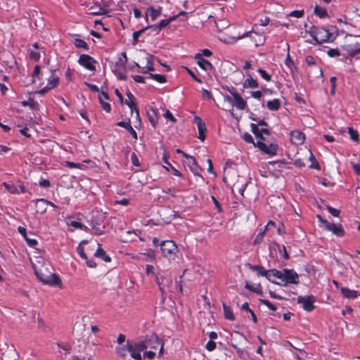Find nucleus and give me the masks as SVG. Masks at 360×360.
I'll return each instance as SVG.
<instances>
[{
    "label": "nucleus",
    "instance_id": "nucleus-1",
    "mask_svg": "<svg viewBox=\"0 0 360 360\" xmlns=\"http://www.w3.org/2000/svg\"><path fill=\"white\" fill-rule=\"evenodd\" d=\"M257 275L264 276L269 281L281 286L296 283L298 278L295 271H257Z\"/></svg>",
    "mask_w": 360,
    "mask_h": 360
},
{
    "label": "nucleus",
    "instance_id": "nucleus-2",
    "mask_svg": "<svg viewBox=\"0 0 360 360\" xmlns=\"http://www.w3.org/2000/svg\"><path fill=\"white\" fill-rule=\"evenodd\" d=\"M307 32L315 41V44H321L326 42H332L335 39L333 33L328 28L316 27L314 25L309 27Z\"/></svg>",
    "mask_w": 360,
    "mask_h": 360
},
{
    "label": "nucleus",
    "instance_id": "nucleus-3",
    "mask_svg": "<svg viewBox=\"0 0 360 360\" xmlns=\"http://www.w3.org/2000/svg\"><path fill=\"white\" fill-rule=\"evenodd\" d=\"M162 255L169 261H174L179 257V250L173 240H165L160 244Z\"/></svg>",
    "mask_w": 360,
    "mask_h": 360
},
{
    "label": "nucleus",
    "instance_id": "nucleus-4",
    "mask_svg": "<svg viewBox=\"0 0 360 360\" xmlns=\"http://www.w3.org/2000/svg\"><path fill=\"white\" fill-rule=\"evenodd\" d=\"M36 277L44 284L49 285H60L61 283L59 276L51 271H34Z\"/></svg>",
    "mask_w": 360,
    "mask_h": 360
},
{
    "label": "nucleus",
    "instance_id": "nucleus-5",
    "mask_svg": "<svg viewBox=\"0 0 360 360\" xmlns=\"http://www.w3.org/2000/svg\"><path fill=\"white\" fill-rule=\"evenodd\" d=\"M317 218L326 230L331 231L336 236L342 237L345 235V232L341 224L330 223L320 215H317Z\"/></svg>",
    "mask_w": 360,
    "mask_h": 360
},
{
    "label": "nucleus",
    "instance_id": "nucleus-6",
    "mask_svg": "<svg viewBox=\"0 0 360 360\" xmlns=\"http://www.w3.org/2000/svg\"><path fill=\"white\" fill-rule=\"evenodd\" d=\"M77 63L85 69L95 72L96 70V60L87 54H81L78 58Z\"/></svg>",
    "mask_w": 360,
    "mask_h": 360
},
{
    "label": "nucleus",
    "instance_id": "nucleus-7",
    "mask_svg": "<svg viewBox=\"0 0 360 360\" xmlns=\"http://www.w3.org/2000/svg\"><path fill=\"white\" fill-rule=\"evenodd\" d=\"M316 298L313 295H300L297 297V303L302 304L303 309L307 311H311L314 309V304Z\"/></svg>",
    "mask_w": 360,
    "mask_h": 360
},
{
    "label": "nucleus",
    "instance_id": "nucleus-8",
    "mask_svg": "<svg viewBox=\"0 0 360 360\" xmlns=\"http://www.w3.org/2000/svg\"><path fill=\"white\" fill-rule=\"evenodd\" d=\"M256 146L259 148L264 153L268 154L270 156L276 154L278 146L276 143H269V145L265 143V141L257 140Z\"/></svg>",
    "mask_w": 360,
    "mask_h": 360
},
{
    "label": "nucleus",
    "instance_id": "nucleus-9",
    "mask_svg": "<svg viewBox=\"0 0 360 360\" xmlns=\"http://www.w3.org/2000/svg\"><path fill=\"white\" fill-rule=\"evenodd\" d=\"M184 156L187 159V160L185 162L186 165L189 167L191 172L195 175L198 176L202 177L201 172L202 169L197 163L195 159L186 153H184Z\"/></svg>",
    "mask_w": 360,
    "mask_h": 360
},
{
    "label": "nucleus",
    "instance_id": "nucleus-10",
    "mask_svg": "<svg viewBox=\"0 0 360 360\" xmlns=\"http://www.w3.org/2000/svg\"><path fill=\"white\" fill-rule=\"evenodd\" d=\"M164 273H165V271H159L155 275L156 283L162 292H163L166 287L169 286V285L172 283V279L170 278H167L165 275H163Z\"/></svg>",
    "mask_w": 360,
    "mask_h": 360
},
{
    "label": "nucleus",
    "instance_id": "nucleus-11",
    "mask_svg": "<svg viewBox=\"0 0 360 360\" xmlns=\"http://www.w3.org/2000/svg\"><path fill=\"white\" fill-rule=\"evenodd\" d=\"M194 122L197 124L198 130V138L203 141L205 139V131H206L205 124L202 121L201 118L197 115L194 117Z\"/></svg>",
    "mask_w": 360,
    "mask_h": 360
},
{
    "label": "nucleus",
    "instance_id": "nucleus-12",
    "mask_svg": "<svg viewBox=\"0 0 360 360\" xmlns=\"http://www.w3.org/2000/svg\"><path fill=\"white\" fill-rule=\"evenodd\" d=\"M195 60L197 62V64L204 70H212L213 66L206 59L202 57L200 53H197L195 56Z\"/></svg>",
    "mask_w": 360,
    "mask_h": 360
},
{
    "label": "nucleus",
    "instance_id": "nucleus-13",
    "mask_svg": "<svg viewBox=\"0 0 360 360\" xmlns=\"http://www.w3.org/2000/svg\"><path fill=\"white\" fill-rule=\"evenodd\" d=\"M290 139L291 141L295 144H302L304 141L305 135L304 133L299 130H294L290 133Z\"/></svg>",
    "mask_w": 360,
    "mask_h": 360
},
{
    "label": "nucleus",
    "instance_id": "nucleus-14",
    "mask_svg": "<svg viewBox=\"0 0 360 360\" xmlns=\"http://www.w3.org/2000/svg\"><path fill=\"white\" fill-rule=\"evenodd\" d=\"M162 13V7L159 6L155 8L153 6H150L147 8V11L146 13V20H148V15H150L151 20L153 21L155 20Z\"/></svg>",
    "mask_w": 360,
    "mask_h": 360
},
{
    "label": "nucleus",
    "instance_id": "nucleus-15",
    "mask_svg": "<svg viewBox=\"0 0 360 360\" xmlns=\"http://www.w3.org/2000/svg\"><path fill=\"white\" fill-rule=\"evenodd\" d=\"M117 125L124 128L126 129V131H127L131 135L133 139H134L135 140H137V139H138L137 133L131 127L130 120H128L127 122L120 121L117 123Z\"/></svg>",
    "mask_w": 360,
    "mask_h": 360
},
{
    "label": "nucleus",
    "instance_id": "nucleus-16",
    "mask_svg": "<svg viewBox=\"0 0 360 360\" xmlns=\"http://www.w3.org/2000/svg\"><path fill=\"white\" fill-rule=\"evenodd\" d=\"M247 79L243 83V88L255 89L259 86V83L257 79H254L248 72L246 73Z\"/></svg>",
    "mask_w": 360,
    "mask_h": 360
},
{
    "label": "nucleus",
    "instance_id": "nucleus-17",
    "mask_svg": "<svg viewBox=\"0 0 360 360\" xmlns=\"http://www.w3.org/2000/svg\"><path fill=\"white\" fill-rule=\"evenodd\" d=\"M146 345L147 348H152L156 349L161 344L160 340L155 335H152L151 336L146 338Z\"/></svg>",
    "mask_w": 360,
    "mask_h": 360
},
{
    "label": "nucleus",
    "instance_id": "nucleus-18",
    "mask_svg": "<svg viewBox=\"0 0 360 360\" xmlns=\"http://www.w3.org/2000/svg\"><path fill=\"white\" fill-rule=\"evenodd\" d=\"M48 200L44 198H39L35 200L37 212L44 214L46 211Z\"/></svg>",
    "mask_w": 360,
    "mask_h": 360
},
{
    "label": "nucleus",
    "instance_id": "nucleus-19",
    "mask_svg": "<svg viewBox=\"0 0 360 360\" xmlns=\"http://www.w3.org/2000/svg\"><path fill=\"white\" fill-rule=\"evenodd\" d=\"M94 256L98 259H101L105 262L111 261L110 257L105 253V250L101 247V245H98V248L95 252Z\"/></svg>",
    "mask_w": 360,
    "mask_h": 360
},
{
    "label": "nucleus",
    "instance_id": "nucleus-20",
    "mask_svg": "<svg viewBox=\"0 0 360 360\" xmlns=\"http://www.w3.org/2000/svg\"><path fill=\"white\" fill-rule=\"evenodd\" d=\"M234 101L233 105L238 110H245L247 107L246 101L242 98L240 95H236L233 98Z\"/></svg>",
    "mask_w": 360,
    "mask_h": 360
},
{
    "label": "nucleus",
    "instance_id": "nucleus-21",
    "mask_svg": "<svg viewBox=\"0 0 360 360\" xmlns=\"http://www.w3.org/2000/svg\"><path fill=\"white\" fill-rule=\"evenodd\" d=\"M55 70H51V75L48 79L47 89H53L56 87L59 83V77L54 74Z\"/></svg>",
    "mask_w": 360,
    "mask_h": 360
},
{
    "label": "nucleus",
    "instance_id": "nucleus-22",
    "mask_svg": "<svg viewBox=\"0 0 360 360\" xmlns=\"http://www.w3.org/2000/svg\"><path fill=\"white\" fill-rule=\"evenodd\" d=\"M340 290L343 296L348 299L356 298L358 295V292L356 290H350L347 288L342 287Z\"/></svg>",
    "mask_w": 360,
    "mask_h": 360
},
{
    "label": "nucleus",
    "instance_id": "nucleus-23",
    "mask_svg": "<svg viewBox=\"0 0 360 360\" xmlns=\"http://www.w3.org/2000/svg\"><path fill=\"white\" fill-rule=\"evenodd\" d=\"M266 107L269 110L276 111L281 108V101L278 98H274L268 101Z\"/></svg>",
    "mask_w": 360,
    "mask_h": 360
},
{
    "label": "nucleus",
    "instance_id": "nucleus-24",
    "mask_svg": "<svg viewBox=\"0 0 360 360\" xmlns=\"http://www.w3.org/2000/svg\"><path fill=\"white\" fill-rule=\"evenodd\" d=\"M347 51L351 56H355L360 53V43L349 44L347 46Z\"/></svg>",
    "mask_w": 360,
    "mask_h": 360
},
{
    "label": "nucleus",
    "instance_id": "nucleus-25",
    "mask_svg": "<svg viewBox=\"0 0 360 360\" xmlns=\"http://www.w3.org/2000/svg\"><path fill=\"white\" fill-rule=\"evenodd\" d=\"M128 352L130 353L131 356L136 360H142L141 352L135 347V345L131 342V346L128 348Z\"/></svg>",
    "mask_w": 360,
    "mask_h": 360
},
{
    "label": "nucleus",
    "instance_id": "nucleus-26",
    "mask_svg": "<svg viewBox=\"0 0 360 360\" xmlns=\"http://www.w3.org/2000/svg\"><path fill=\"white\" fill-rule=\"evenodd\" d=\"M314 13L319 16L320 18H325L328 17V14L326 8L321 7L317 4L314 6Z\"/></svg>",
    "mask_w": 360,
    "mask_h": 360
},
{
    "label": "nucleus",
    "instance_id": "nucleus-27",
    "mask_svg": "<svg viewBox=\"0 0 360 360\" xmlns=\"http://www.w3.org/2000/svg\"><path fill=\"white\" fill-rule=\"evenodd\" d=\"M73 43L77 49H82L84 51H88L89 49L88 44L82 39L76 38Z\"/></svg>",
    "mask_w": 360,
    "mask_h": 360
},
{
    "label": "nucleus",
    "instance_id": "nucleus-28",
    "mask_svg": "<svg viewBox=\"0 0 360 360\" xmlns=\"http://www.w3.org/2000/svg\"><path fill=\"white\" fill-rule=\"evenodd\" d=\"M131 346V342L128 340L127 344L122 346L117 347L116 351L117 354L121 357H124L128 352V348Z\"/></svg>",
    "mask_w": 360,
    "mask_h": 360
},
{
    "label": "nucleus",
    "instance_id": "nucleus-29",
    "mask_svg": "<svg viewBox=\"0 0 360 360\" xmlns=\"http://www.w3.org/2000/svg\"><path fill=\"white\" fill-rule=\"evenodd\" d=\"M127 96L129 98V100L125 101V104L128 105V107L131 110V112H133L134 110H136V108H138L136 104L134 101V95L131 92H129L127 93Z\"/></svg>",
    "mask_w": 360,
    "mask_h": 360
},
{
    "label": "nucleus",
    "instance_id": "nucleus-30",
    "mask_svg": "<svg viewBox=\"0 0 360 360\" xmlns=\"http://www.w3.org/2000/svg\"><path fill=\"white\" fill-rule=\"evenodd\" d=\"M223 309L224 313V317L230 321H233L235 319V316L231 309V308L227 306L225 303H223Z\"/></svg>",
    "mask_w": 360,
    "mask_h": 360
},
{
    "label": "nucleus",
    "instance_id": "nucleus-31",
    "mask_svg": "<svg viewBox=\"0 0 360 360\" xmlns=\"http://www.w3.org/2000/svg\"><path fill=\"white\" fill-rule=\"evenodd\" d=\"M245 288L256 293H259L262 291V287L260 284L251 285L248 281H245Z\"/></svg>",
    "mask_w": 360,
    "mask_h": 360
},
{
    "label": "nucleus",
    "instance_id": "nucleus-32",
    "mask_svg": "<svg viewBox=\"0 0 360 360\" xmlns=\"http://www.w3.org/2000/svg\"><path fill=\"white\" fill-rule=\"evenodd\" d=\"M3 186L9 193L12 194H19V191L18 190L17 185L4 182Z\"/></svg>",
    "mask_w": 360,
    "mask_h": 360
},
{
    "label": "nucleus",
    "instance_id": "nucleus-33",
    "mask_svg": "<svg viewBox=\"0 0 360 360\" xmlns=\"http://www.w3.org/2000/svg\"><path fill=\"white\" fill-rule=\"evenodd\" d=\"M176 18H177V15H172V16H170L167 19L161 20L158 24L159 27H160V29L162 30V28L166 27L167 25H169V24L171 22L175 20Z\"/></svg>",
    "mask_w": 360,
    "mask_h": 360
},
{
    "label": "nucleus",
    "instance_id": "nucleus-34",
    "mask_svg": "<svg viewBox=\"0 0 360 360\" xmlns=\"http://www.w3.org/2000/svg\"><path fill=\"white\" fill-rule=\"evenodd\" d=\"M284 63L285 65L288 68L290 72L292 74L294 69L295 68V65L294 61L291 59L289 53H288Z\"/></svg>",
    "mask_w": 360,
    "mask_h": 360
},
{
    "label": "nucleus",
    "instance_id": "nucleus-35",
    "mask_svg": "<svg viewBox=\"0 0 360 360\" xmlns=\"http://www.w3.org/2000/svg\"><path fill=\"white\" fill-rule=\"evenodd\" d=\"M149 78L155 79V81L161 84L166 82L165 76L162 75L150 73Z\"/></svg>",
    "mask_w": 360,
    "mask_h": 360
},
{
    "label": "nucleus",
    "instance_id": "nucleus-36",
    "mask_svg": "<svg viewBox=\"0 0 360 360\" xmlns=\"http://www.w3.org/2000/svg\"><path fill=\"white\" fill-rule=\"evenodd\" d=\"M259 136L258 137V140L266 141L264 136V135H266V136L270 135L269 131L266 127L259 128Z\"/></svg>",
    "mask_w": 360,
    "mask_h": 360
},
{
    "label": "nucleus",
    "instance_id": "nucleus-37",
    "mask_svg": "<svg viewBox=\"0 0 360 360\" xmlns=\"http://www.w3.org/2000/svg\"><path fill=\"white\" fill-rule=\"evenodd\" d=\"M275 245L278 248L280 252V255L284 258V259H288L289 255L287 252L286 248L285 245L280 246L279 244L275 243Z\"/></svg>",
    "mask_w": 360,
    "mask_h": 360
},
{
    "label": "nucleus",
    "instance_id": "nucleus-38",
    "mask_svg": "<svg viewBox=\"0 0 360 360\" xmlns=\"http://www.w3.org/2000/svg\"><path fill=\"white\" fill-rule=\"evenodd\" d=\"M304 10H295L291 11L287 15L288 17H293L296 18H302L304 15Z\"/></svg>",
    "mask_w": 360,
    "mask_h": 360
},
{
    "label": "nucleus",
    "instance_id": "nucleus-39",
    "mask_svg": "<svg viewBox=\"0 0 360 360\" xmlns=\"http://www.w3.org/2000/svg\"><path fill=\"white\" fill-rule=\"evenodd\" d=\"M99 102L102 109L106 112H110L111 110V105L109 103L104 101L101 96H99Z\"/></svg>",
    "mask_w": 360,
    "mask_h": 360
},
{
    "label": "nucleus",
    "instance_id": "nucleus-40",
    "mask_svg": "<svg viewBox=\"0 0 360 360\" xmlns=\"http://www.w3.org/2000/svg\"><path fill=\"white\" fill-rule=\"evenodd\" d=\"M133 344L135 345V347L140 352H142V351H143V350L147 349L146 339L144 340H142V341H139V342H134Z\"/></svg>",
    "mask_w": 360,
    "mask_h": 360
},
{
    "label": "nucleus",
    "instance_id": "nucleus-41",
    "mask_svg": "<svg viewBox=\"0 0 360 360\" xmlns=\"http://www.w3.org/2000/svg\"><path fill=\"white\" fill-rule=\"evenodd\" d=\"M257 72L260 76L266 81L269 82L271 79V76L264 70L259 68Z\"/></svg>",
    "mask_w": 360,
    "mask_h": 360
},
{
    "label": "nucleus",
    "instance_id": "nucleus-42",
    "mask_svg": "<svg viewBox=\"0 0 360 360\" xmlns=\"http://www.w3.org/2000/svg\"><path fill=\"white\" fill-rule=\"evenodd\" d=\"M30 57L34 61H38L40 59L41 55L39 50H30Z\"/></svg>",
    "mask_w": 360,
    "mask_h": 360
},
{
    "label": "nucleus",
    "instance_id": "nucleus-43",
    "mask_svg": "<svg viewBox=\"0 0 360 360\" xmlns=\"http://www.w3.org/2000/svg\"><path fill=\"white\" fill-rule=\"evenodd\" d=\"M265 232H266V231L264 230V231H259L257 234V236H256V237H255V240L253 241V245L259 244V243H260L262 241L264 236L265 234Z\"/></svg>",
    "mask_w": 360,
    "mask_h": 360
},
{
    "label": "nucleus",
    "instance_id": "nucleus-44",
    "mask_svg": "<svg viewBox=\"0 0 360 360\" xmlns=\"http://www.w3.org/2000/svg\"><path fill=\"white\" fill-rule=\"evenodd\" d=\"M144 29L145 30H150L155 34H159L161 30L158 24L146 26V27H144Z\"/></svg>",
    "mask_w": 360,
    "mask_h": 360
},
{
    "label": "nucleus",
    "instance_id": "nucleus-45",
    "mask_svg": "<svg viewBox=\"0 0 360 360\" xmlns=\"http://www.w3.org/2000/svg\"><path fill=\"white\" fill-rule=\"evenodd\" d=\"M348 133L350 136V139L354 141H358L359 140V135L357 131L353 129L352 128L349 127L348 129Z\"/></svg>",
    "mask_w": 360,
    "mask_h": 360
},
{
    "label": "nucleus",
    "instance_id": "nucleus-46",
    "mask_svg": "<svg viewBox=\"0 0 360 360\" xmlns=\"http://www.w3.org/2000/svg\"><path fill=\"white\" fill-rule=\"evenodd\" d=\"M305 62L309 67H315L316 65V59L312 56H306Z\"/></svg>",
    "mask_w": 360,
    "mask_h": 360
},
{
    "label": "nucleus",
    "instance_id": "nucleus-47",
    "mask_svg": "<svg viewBox=\"0 0 360 360\" xmlns=\"http://www.w3.org/2000/svg\"><path fill=\"white\" fill-rule=\"evenodd\" d=\"M251 32L252 31H247V32H244L243 34H239L237 37H231V43H235L241 39L248 37L249 34L251 33Z\"/></svg>",
    "mask_w": 360,
    "mask_h": 360
},
{
    "label": "nucleus",
    "instance_id": "nucleus-48",
    "mask_svg": "<svg viewBox=\"0 0 360 360\" xmlns=\"http://www.w3.org/2000/svg\"><path fill=\"white\" fill-rule=\"evenodd\" d=\"M68 225L72 226L75 229H86V226H85L83 224L77 221H70Z\"/></svg>",
    "mask_w": 360,
    "mask_h": 360
},
{
    "label": "nucleus",
    "instance_id": "nucleus-49",
    "mask_svg": "<svg viewBox=\"0 0 360 360\" xmlns=\"http://www.w3.org/2000/svg\"><path fill=\"white\" fill-rule=\"evenodd\" d=\"M327 54L329 57L334 58L340 56V53L338 49H330L328 50Z\"/></svg>",
    "mask_w": 360,
    "mask_h": 360
},
{
    "label": "nucleus",
    "instance_id": "nucleus-50",
    "mask_svg": "<svg viewBox=\"0 0 360 360\" xmlns=\"http://www.w3.org/2000/svg\"><path fill=\"white\" fill-rule=\"evenodd\" d=\"M243 140L249 143H253L255 146H256V143L254 142V139L251 134L246 132L243 135Z\"/></svg>",
    "mask_w": 360,
    "mask_h": 360
},
{
    "label": "nucleus",
    "instance_id": "nucleus-51",
    "mask_svg": "<svg viewBox=\"0 0 360 360\" xmlns=\"http://www.w3.org/2000/svg\"><path fill=\"white\" fill-rule=\"evenodd\" d=\"M260 302L264 305H266L269 309L272 310V311H276V307L274 304H273L271 302H270L269 300H259Z\"/></svg>",
    "mask_w": 360,
    "mask_h": 360
},
{
    "label": "nucleus",
    "instance_id": "nucleus-52",
    "mask_svg": "<svg viewBox=\"0 0 360 360\" xmlns=\"http://www.w3.org/2000/svg\"><path fill=\"white\" fill-rule=\"evenodd\" d=\"M147 63L146 67H147V70H149L150 72H153L155 70L153 67V62L152 56H148L146 58Z\"/></svg>",
    "mask_w": 360,
    "mask_h": 360
},
{
    "label": "nucleus",
    "instance_id": "nucleus-53",
    "mask_svg": "<svg viewBox=\"0 0 360 360\" xmlns=\"http://www.w3.org/2000/svg\"><path fill=\"white\" fill-rule=\"evenodd\" d=\"M250 127H251L252 132L255 135L256 138L258 139V137L259 136V128L258 127V124L252 123L250 124Z\"/></svg>",
    "mask_w": 360,
    "mask_h": 360
},
{
    "label": "nucleus",
    "instance_id": "nucleus-54",
    "mask_svg": "<svg viewBox=\"0 0 360 360\" xmlns=\"http://www.w3.org/2000/svg\"><path fill=\"white\" fill-rule=\"evenodd\" d=\"M216 347H217V344L215 342H214L212 340H209L205 345V348L210 352L216 349Z\"/></svg>",
    "mask_w": 360,
    "mask_h": 360
},
{
    "label": "nucleus",
    "instance_id": "nucleus-55",
    "mask_svg": "<svg viewBox=\"0 0 360 360\" xmlns=\"http://www.w3.org/2000/svg\"><path fill=\"white\" fill-rule=\"evenodd\" d=\"M37 323H38V326H39V328L44 330H46V329L47 328L45 323H44V321L43 320V319L40 316V314H38V316H37Z\"/></svg>",
    "mask_w": 360,
    "mask_h": 360
},
{
    "label": "nucleus",
    "instance_id": "nucleus-56",
    "mask_svg": "<svg viewBox=\"0 0 360 360\" xmlns=\"http://www.w3.org/2000/svg\"><path fill=\"white\" fill-rule=\"evenodd\" d=\"M145 31L144 28L139 30V31L134 32L133 33V41L134 43H137L139 41V36Z\"/></svg>",
    "mask_w": 360,
    "mask_h": 360
},
{
    "label": "nucleus",
    "instance_id": "nucleus-57",
    "mask_svg": "<svg viewBox=\"0 0 360 360\" xmlns=\"http://www.w3.org/2000/svg\"><path fill=\"white\" fill-rule=\"evenodd\" d=\"M25 239L27 245L31 248H34L37 245V240L35 238H30L27 236Z\"/></svg>",
    "mask_w": 360,
    "mask_h": 360
},
{
    "label": "nucleus",
    "instance_id": "nucleus-58",
    "mask_svg": "<svg viewBox=\"0 0 360 360\" xmlns=\"http://www.w3.org/2000/svg\"><path fill=\"white\" fill-rule=\"evenodd\" d=\"M202 96L205 98H207L209 100H212L213 97L210 91L205 89H202Z\"/></svg>",
    "mask_w": 360,
    "mask_h": 360
},
{
    "label": "nucleus",
    "instance_id": "nucleus-59",
    "mask_svg": "<svg viewBox=\"0 0 360 360\" xmlns=\"http://www.w3.org/2000/svg\"><path fill=\"white\" fill-rule=\"evenodd\" d=\"M188 73L190 75V76L198 83H202V79L198 77L194 72L188 68H186Z\"/></svg>",
    "mask_w": 360,
    "mask_h": 360
},
{
    "label": "nucleus",
    "instance_id": "nucleus-60",
    "mask_svg": "<svg viewBox=\"0 0 360 360\" xmlns=\"http://www.w3.org/2000/svg\"><path fill=\"white\" fill-rule=\"evenodd\" d=\"M163 115L165 118L171 120L174 123L176 122V120L175 119V117L173 116L172 112L168 110H166V112L164 113Z\"/></svg>",
    "mask_w": 360,
    "mask_h": 360
},
{
    "label": "nucleus",
    "instance_id": "nucleus-61",
    "mask_svg": "<svg viewBox=\"0 0 360 360\" xmlns=\"http://www.w3.org/2000/svg\"><path fill=\"white\" fill-rule=\"evenodd\" d=\"M131 160L132 164L134 166L139 167L140 165V163H139V158H138L137 155L134 153H133L131 154Z\"/></svg>",
    "mask_w": 360,
    "mask_h": 360
},
{
    "label": "nucleus",
    "instance_id": "nucleus-62",
    "mask_svg": "<svg viewBox=\"0 0 360 360\" xmlns=\"http://www.w3.org/2000/svg\"><path fill=\"white\" fill-rule=\"evenodd\" d=\"M328 212L334 217H338L340 214V211L335 208L328 206Z\"/></svg>",
    "mask_w": 360,
    "mask_h": 360
},
{
    "label": "nucleus",
    "instance_id": "nucleus-63",
    "mask_svg": "<svg viewBox=\"0 0 360 360\" xmlns=\"http://www.w3.org/2000/svg\"><path fill=\"white\" fill-rule=\"evenodd\" d=\"M41 69H40V67L39 65H37L34 66V71H33V73H32V77L34 78V77H38L40 75H41Z\"/></svg>",
    "mask_w": 360,
    "mask_h": 360
},
{
    "label": "nucleus",
    "instance_id": "nucleus-64",
    "mask_svg": "<svg viewBox=\"0 0 360 360\" xmlns=\"http://www.w3.org/2000/svg\"><path fill=\"white\" fill-rule=\"evenodd\" d=\"M77 253L82 259H86V255L84 252V248L79 245V246L77 248Z\"/></svg>",
    "mask_w": 360,
    "mask_h": 360
}]
</instances>
